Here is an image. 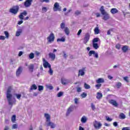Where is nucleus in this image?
Listing matches in <instances>:
<instances>
[{"label":"nucleus","mask_w":130,"mask_h":130,"mask_svg":"<svg viewBox=\"0 0 130 130\" xmlns=\"http://www.w3.org/2000/svg\"><path fill=\"white\" fill-rule=\"evenodd\" d=\"M11 92H12V87L9 86L7 91L6 98L7 99L9 105L12 107L13 104L16 103V100L13 101V100H12V97H13V95L11 94Z\"/></svg>","instance_id":"1"},{"label":"nucleus","mask_w":130,"mask_h":130,"mask_svg":"<svg viewBox=\"0 0 130 130\" xmlns=\"http://www.w3.org/2000/svg\"><path fill=\"white\" fill-rule=\"evenodd\" d=\"M100 11L103 15V20L104 21H107V20H109L110 19V16H109V14L105 11V9H104V6H102L100 9Z\"/></svg>","instance_id":"2"},{"label":"nucleus","mask_w":130,"mask_h":130,"mask_svg":"<svg viewBox=\"0 0 130 130\" xmlns=\"http://www.w3.org/2000/svg\"><path fill=\"white\" fill-rule=\"evenodd\" d=\"M45 117L46 118V124L47 126H50L51 128H55V124L50 121V115L48 114H45Z\"/></svg>","instance_id":"3"},{"label":"nucleus","mask_w":130,"mask_h":130,"mask_svg":"<svg viewBox=\"0 0 130 130\" xmlns=\"http://www.w3.org/2000/svg\"><path fill=\"white\" fill-rule=\"evenodd\" d=\"M19 9L18 6H14L13 8L10 9L9 12L10 13H12V14L16 15L17 14L18 12H19Z\"/></svg>","instance_id":"4"},{"label":"nucleus","mask_w":130,"mask_h":130,"mask_svg":"<svg viewBox=\"0 0 130 130\" xmlns=\"http://www.w3.org/2000/svg\"><path fill=\"white\" fill-rule=\"evenodd\" d=\"M93 126L95 129H100L101 126H102V124L101 122L95 120L93 122Z\"/></svg>","instance_id":"5"},{"label":"nucleus","mask_w":130,"mask_h":130,"mask_svg":"<svg viewBox=\"0 0 130 130\" xmlns=\"http://www.w3.org/2000/svg\"><path fill=\"white\" fill-rule=\"evenodd\" d=\"M54 12H57V11H61V9L59 6V4L56 2L54 5V7L53 8Z\"/></svg>","instance_id":"6"},{"label":"nucleus","mask_w":130,"mask_h":130,"mask_svg":"<svg viewBox=\"0 0 130 130\" xmlns=\"http://www.w3.org/2000/svg\"><path fill=\"white\" fill-rule=\"evenodd\" d=\"M54 34H53V33H51L47 38L48 42H49V43L53 42V41H54Z\"/></svg>","instance_id":"7"},{"label":"nucleus","mask_w":130,"mask_h":130,"mask_svg":"<svg viewBox=\"0 0 130 130\" xmlns=\"http://www.w3.org/2000/svg\"><path fill=\"white\" fill-rule=\"evenodd\" d=\"M90 39V34L87 33L85 34V37L83 39V43L84 44H86L88 42Z\"/></svg>","instance_id":"8"},{"label":"nucleus","mask_w":130,"mask_h":130,"mask_svg":"<svg viewBox=\"0 0 130 130\" xmlns=\"http://www.w3.org/2000/svg\"><path fill=\"white\" fill-rule=\"evenodd\" d=\"M85 71H86V68H82L81 69H80L78 71V77H80V76H81V77L85 76Z\"/></svg>","instance_id":"9"},{"label":"nucleus","mask_w":130,"mask_h":130,"mask_svg":"<svg viewBox=\"0 0 130 130\" xmlns=\"http://www.w3.org/2000/svg\"><path fill=\"white\" fill-rule=\"evenodd\" d=\"M32 2H33V0H26L24 3V7L29 8L32 5Z\"/></svg>","instance_id":"10"},{"label":"nucleus","mask_w":130,"mask_h":130,"mask_svg":"<svg viewBox=\"0 0 130 130\" xmlns=\"http://www.w3.org/2000/svg\"><path fill=\"white\" fill-rule=\"evenodd\" d=\"M22 72H23V68L19 67L16 72V77H19L20 75L22 74Z\"/></svg>","instance_id":"11"},{"label":"nucleus","mask_w":130,"mask_h":130,"mask_svg":"<svg viewBox=\"0 0 130 130\" xmlns=\"http://www.w3.org/2000/svg\"><path fill=\"white\" fill-rule=\"evenodd\" d=\"M27 15H28L27 11H24L22 13H20L19 16V18L20 19V20H24V16H27Z\"/></svg>","instance_id":"12"},{"label":"nucleus","mask_w":130,"mask_h":130,"mask_svg":"<svg viewBox=\"0 0 130 130\" xmlns=\"http://www.w3.org/2000/svg\"><path fill=\"white\" fill-rule=\"evenodd\" d=\"M109 102L110 104H112V105H113V106H115V107H117L118 106V104L116 102V101L114 100H110L109 101Z\"/></svg>","instance_id":"13"},{"label":"nucleus","mask_w":130,"mask_h":130,"mask_svg":"<svg viewBox=\"0 0 130 130\" xmlns=\"http://www.w3.org/2000/svg\"><path fill=\"white\" fill-rule=\"evenodd\" d=\"M73 110H74V107L70 106L67 110L66 116H69V115H70V114H71V112H72Z\"/></svg>","instance_id":"14"},{"label":"nucleus","mask_w":130,"mask_h":130,"mask_svg":"<svg viewBox=\"0 0 130 130\" xmlns=\"http://www.w3.org/2000/svg\"><path fill=\"white\" fill-rule=\"evenodd\" d=\"M44 61H45L43 63L44 67L46 69L47 68H50L51 67V65L48 62L45 61V59H44Z\"/></svg>","instance_id":"15"},{"label":"nucleus","mask_w":130,"mask_h":130,"mask_svg":"<svg viewBox=\"0 0 130 130\" xmlns=\"http://www.w3.org/2000/svg\"><path fill=\"white\" fill-rule=\"evenodd\" d=\"M49 58H51L52 60H54L55 59V54L53 53H50L48 54Z\"/></svg>","instance_id":"16"},{"label":"nucleus","mask_w":130,"mask_h":130,"mask_svg":"<svg viewBox=\"0 0 130 130\" xmlns=\"http://www.w3.org/2000/svg\"><path fill=\"white\" fill-rule=\"evenodd\" d=\"M22 32H23V30L21 29H18L16 32L15 36H16V37H19V36H20V35L22 34Z\"/></svg>","instance_id":"17"},{"label":"nucleus","mask_w":130,"mask_h":130,"mask_svg":"<svg viewBox=\"0 0 130 130\" xmlns=\"http://www.w3.org/2000/svg\"><path fill=\"white\" fill-rule=\"evenodd\" d=\"M28 69H29V72H30V73H33V71L34 70V64H30L28 66Z\"/></svg>","instance_id":"18"},{"label":"nucleus","mask_w":130,"mask_h":130,"mask_svg":"<svg viewBox=\"0 0 130 130\" xmlns=\"http://www.w3.org/2000/svg\"><path fill=\"white\" fill-rule=\"evenodd\" d=\"M102 97H103V94L101 92H97L96 93V99H102Z\"/></svg>","instance_id":"19"},{"label":"nucleus","mask_w":130,"mask_h":130,"mask_svg":"<svg viewBox=\"0 0 130 130\" xmlns=\"http://www.w3.org/2000/svg\"><path fill=\"white\" fill-rule=\"evenodd\" d=\"M61 82L62 85H67V84H68V79L66 78H61Z\"/></svg>","instance_id":"20"},{"label":"nucleus","mask_w":130,"mask_h":130,"mask_svg":"<svg viewBox=\"0 0 130 130\" xmlns=\"http://www.w3.org/2000/svg\"><path fill=\"white\" fill-rule=\"evenodd\" d=\"M81 121L82 123H86L87 122V117L83 116L81 119Z\"/></svg>","instance_id":"21"},{"label":"nucleus","mask_w":130,"mask_h":130,"mask_svg":"<svg viewBox=\"0 0 130 130\" xmlns=\"http://www.w3.org/2000/svg\"><path fill=\"white\" fill-rule=\"evenodd\" d=\"M104 79L103 78H99L98 80H96V83L97 84H100L101 83H104Z\"/></svg>","instance_id":"22"},{"label":"nucleus","mask_w":130,"mask_h":130,"mask_svg":"<svg viewBox=\"0 0 130 130\" xmlns=\"http://www.w3.org/2000/svg\"><path fill=\"white\" fill-rule=\"evenodd\" d=\"M122 50L123 52L125 53L127 50H128V47L127 46H123L122 48Z\"/></svg>","instance_id":"23"},{"label":"nucleus","mask_w":130,"mask_h":130,"mask_svg":"<svg viewBox=\"0 0 130 130\" xmlns=\"http://www.w3.org/2000/svg\"><path fill=\"white\" fill-rule=\"evenodd\" d=\"M64 32L66 34V35H70V29H69L68 27H66L64 29Z\"/></svg>","instance_id":"24"},{"label":"nucleus","mask_w":130,"mask_h":130,"mask_svg":"<svg viewBox=\"0 0 130 130\" xmlns=\"http://www.w3.org/2000/svg\"><path fill=\"white\" fill-rule=\"evenodd\" d=\"M111 13L112 14H116V13H118V10L117 9H116V8H112L111 10Z\"/></svg>","instance_id":"25"},{"label":"nucleus","mask_w":130,"mask_h":130,"mask_svg":"<svg viewBox=\"0 0 130 130\" xmlns=\"http://www.w3.org/2000/svg\"><path fill=\"white\" fill-rule=\"evenodd\" d=\"M99 33H100V30L99 29V27H96L94 28V34H95V35H97V34H99Z\"/></svg>","instance_id":"26"},{"label":"nucleus","mask_w":130,"mask_h":130,"mask_svg":"<svg viewBox=\"0 0 130 130\" xmlns=\"http://www.w3.org/2000/svg\"><path fill=\"white\" fill-rule=\"evenodd\" d=\"M92 47H93V48H94V49H98V48H99V46L98 45V44L96 43H93Z\"/></svg>","instance_id":"27"},{"label":"nucleus","mask_w":130,"mask_h":130,"mask_svg":"<svg viewBox=\"0 0 130 130\" xmlns=\"http://www.w3.org/2000/svg\"><path fill=\"white\" fill-rule=\"evenodd\" d=\"M30 90H37V86L36 84H32L30 87Z\"/></svg>","instance_id":"28"},{"label":"nucleus","mask_w":130,"mask_h":130,"mask_svg":"<svg viewBox=\"0 0 130 130\" xmlns=\"http://www.w3.org/2000/svg\"><path fill=\"white\" fill-rule=\"evenodd\" d=\"M119 117L120 118V119H124V118H125V115H124V114L123 113H121L120 114Z\"/></svg>","instance_id":"29"},{"label":"nucleus","mask_w":130,"mask_h":130,"mask_svg":"<svg viewBox=\"0 0 130 130\" xmlns=\"http://www.w3.org/2000/svg\"><path fill=\"white\" fill-rule=\"evenodd\" d=\"M34 57H35V55L34 54L33 52H31L29 54V59H33V58H34Z\"/></svg>","instance_id":"30"},{"label":"nucleus","mask_w":130,"mask_h":130,"mask_svg":"<svg viewBox=\"0 0 130 130\" xmlns=\"http://www.w3.org/2000/svg\"><path fill=\"white\" fill-rule=\"evenodd\" d=\"M11 121L13 123L16 122V115H13L11 117Z\"/></svg>","instance_id":"31"},{"label":"nucleus","mask_w":130,"mask_h":130,"mask_svg":"<svg viewBox=\"0 0 130 130\" xmlns=\"http://www.w3.org/2000/svg\"><path fill=\"white\" fill-rule=\"evenodd\" d=\"M96 52L94 50H90L89 52V53H88V55L89 56H92V54H93V55H94L95 54V53Z\"/></svg>","instance_id":"32"},{"label":"nucleus","mask_w":130,"mask_h":130,"mask_svg":"<svg viewBox=\"0 0 130 130\" xmlns=\"http://www.w3.org/2000/svg\"><path fill=\"white\" fill-rule=\"evenodd\" d=\"M66 41V39L64 38H62L61 39H57V42H64Z\"/></svg>","instance_id":"33"},{"label":"nucleus","mask_w":130,"mask_h":130,"mask_svg":"<svg viewBox=\"0 0 130 130\" xmlns=\"http://www.w3.org/2000/svg\"><path fill=\"white\" fill-rule=\"evenodd\" d=\"M46 87L47 89H48L49 90H52L53 89V86H52V85L51 84L47 85H46Z\"/></svg>","instance_id":"34"},{"label":"nucleus","mask_w":130,"mask_h":130,"mask_svg":"<svg viewBox=\"0 0 130 130\" xmlns=\"http://www.w3.org/2000/svg\"><path fill=\"white\" fill-rule=\"evenodd\" d=\"M38 88V90L40 92H41V91H43V89H44V87L42 85H39Z\"/></svg>","instance_id":"35"},{"label":"nucleus","mask_w":130,"mask_h":130,"mask_svg":"<svg viewBox=\"0 0 130 130\" xmlns=\"http://www.w3.org/2000/svg\"><path fill=\"white\" fill-rule=\"evenodd\" d=\"M84 88L85 89H90V88H91V86H90V85L85 83H84Z\"/></svg>","instance_id":"36"},{"label":"nucleus","mask_w":130,"mask_h":130,"mask_svg":"<svg viewBox=\"0 0 130 130\" xmlns=\"http://www.w3.org/2000/svg\"><path fill=\"white\" fill-rule=\"evenodd\" d=\"M99 41V38H94L92 40V43H96Z\"/></svg>","instance_id":"37"},{"label":"nucleus","mask_w":130,"mask_h":130,"mask_svg":"<svg viewBox=\"0 0 130 130\" xmlns=\"http://www.w3.org/2000/svg\"><path fill=\"white\" fill-rule=\"evenodd\" d=\"M60 28L62 29V30H63V29L66 28V24L63 22L61 23L60 24Z\"/></svg>","instance_id":"38"},{"label":"nucleus","mask_w":130,"mask_h":130,"mask_svg":"<svg viewBox=\"0 0 130 130\" xmlns=\"http://www.w3.org/2000/svg\"><path fill=\"white\" fill-rule=\"evenodd\" d=\"M49 70L48 71L49 74H50V75L51 76H52V75H53V70H52V69H51V67L49 68Z\"/></svg>","instance_id":"39"},{"label":"nucleus","mask_w":130,"mask_h":130,"mask_svg":"<svg viewBox=\"0 0 130 130\" xmlns=\"http://www.w3.org/2000/svg\"><path fill=\"white\" fill-rule=\"evenodd\" d=\"M77 92L78 93H80V92H82V87H76Z\"/></svg>","instance_id":"40"},{"label":"nucleus","mask_w":130,"mask_h":130,"mask_svg":"<svg viewBox=\"0 0 130 130\" xmlns=\"http://www.w3.org/2000/svg\"><path fill=\"white\" fill-rule=\"evenodd\" d=\"M102 84L101 83H99L96 85H95V88H96L97 90H99L100 89V87H101Z\"/></svg>","instance_id":"41"},{"label":"nucleus","mask_w":130,"mask_h":130,"mask_svg":"<svg viewBox=\"0 0 130 130\" xmlns=\"http://www.w3.org/2000/svg\"><path fill=\"white\" fill-rule=\"evenodd\" d=\"M81 96L82 98H86V97H87V93L83 92L82 94H81Z\"/></svg>","instance_id":"42"},{"label":"nucleus","mask_w":130,"mask_h":130,"mask_svg":"<svg viewBox=\"0 0 130 130\" xmlns=\"http://www.w3.org/2000/svg\"><path fill=\"white\" fill-rule=\"evenodd\" d=\"M4 34L6 36V38L8 39L9 38V36H10V35L9 34V32L7 31H4Z\"/></svg>","instance_id":"43"},{"label":"nucleus","mask_w":130,"mask_h":130,"mask_svg":"<svg viewBox=\"0 0 130 130\" xmlns=\"http://www.w3.org/2000/svg\"><path fill=\"white\" fill-rule=\"evenodd\" d=\"M116 87L118 88V89H119V88H120V87H121V83L120 82H118L117 83V84L116 85Z\"/></svg>","instance_id":"44"},{"label":"nucleus","mask_w":130,"mask_h":130,"mask_svg":"<svg viewBox=\"0 0 130 130\" xmlns=\"http://www.w3.org/2000/svg\"><path fill=\"white\" fill-rule=\"evenodd\" d=\"M12 128L13 129H16V128H18V124H14L13 125H12Z\"/></svg>","instance_id":"45"},{"label":"nucleus","mask_w":130,"mask_h":130,"mask_svg":"<svg viewBox=\"0 0 130 130\" xmlns=\"http://www.w3.org/2000/svg\"><path fill=\"white\" fill-rule=\"evenodd\" d=\"M75 14L76 15V16H79V15H81V11L78 10L75 11Z\"/></svg>","instance_id":"46"},{"label":"nucleus","mask_w":130,"mask_h":130,"mask_svg":"<svg viewBox=\"0 0 130 130\" xmlns=\"http://www.w3.org/2000/svg\"><path fill=\"white\" fill-rule=\"evenodd\" d=\"M62 95H63V92H59V93H58L57 96V97H61V96H62Z\"/></svg>","instance_id":"47"},{"label":"nucleus","mask_w":130,"mask_h":130,"mask_svg":"<svg viewBox=\"0 0 130 130\" xmlns=\"http://www.w3.org/2000/svg\"><path fill=\"white\" fill-rule=\"evenodd\" d=\"M106 120H107V121H112V118H110L109 117H107L106 116Z\"/></svg>","instance_id":"48"},{"label":"nucleus","mask_w":130,"mask_h":130,"mask_svg":"<svg viewBox=\"0 0 130 130\" xmlns=\"http://www.w3.org/2000/svg\"><path fill=\"white\" fill-rule=\"evenodd\" d=\"M21 96H22V95H21V94H16V98H17V99H20Z\"/></svg>","instance_id":"49"},{"label":"nucleus","mask_w":130,"mask_h":130,"mask_svg":"<svg viewBox=\"0 0 130 130\" xmlns=\"http://www.w3.org/2000/svg\"><path fill=\"white\" fill-rule=\"evenodd\" d=\"M120 46H121L120 44H118L116 45V48H117V49L119 50V49H120Z\"/></svg>","instance_id":"50"},{"label":"nucleus","mask_w":130,"mask_h":130,"mask_svg":"<svg viewBox=\"0 0 130 130\" xmlns=\"http://www.w3.org/2000/svg\"><path fill=\"white\" fill-rule=\"evenodd\" d=\"M6 39V37L4 36H0V40H5Z\"/></svg>","instance_id":"51"},{"label":"nucleus","mask_w":130,"mask_h":130,"mask_svg":"<svg viewBox=\"0 0 130 130\" xmlns=\"http://www.w3.org/2000/svg\"><path fill=\"white\" fill-rule=\"evenodd\" d=\"M91 109H92V110H95V105H94L93 104H91Z\"/></svg>","instance_id":"52"},{"label":"nucleus","mask_w":130,"mask_h":130,"mask_svg":"<svg viewBox=\"0 0 130 130\" xmlns=\"http://www.w3.org/2000/svg\"><path fill=\"white\" fill-rule=\"evenodd\" d=\"M113 124L114 125V126H115L116 127V126H118V123H117V122H114L113 123Z\"/></svg>","instance_id":"53"},{"label":"nucleus","mask_w":130,"mask_h":130,"mask_svg":"<svg viewBox=\"0 0 130 130\" xmlns=\"http://www.w3.org/2000/svg\"><path fill=\"white\" fill-rule=\"evenodd\" d=\"M42 10V11H44L45 13H46V12H47V8L46 7H43Z\"/></svg>","instance_id":"54"},{"label":"nucleus","mask_w":130,"mask_h":130,"mask_svg":"<svg viewBox=\"0 0 130 130\" xmlns=\"http://www.w3.org/2000/svg\"><path fill=\"white\" fill-rule=\"evenodd\" d=\"M78 101H79V99L78 98H75L74 99V102L75 104H78Z\"/></svg>","instance_id":"55"},{"label":"nucleus","mask_w":130,"mask_h":130,"mask_svg":"<svg viewBox=\"0 0 130 130\" xmlns=\"http://www.w3.org/2000/svg\"><path fill=\"white\" fill-rule=\"evenodd\" d=\"M10 129V126H5L4 129L3 130H9Z\"/></svg>","instance_id":"56"},{"label":"nucleus","mask_w":130,"mask_h":130,"mask_svg":"<svg viewBox=\"0 0 130 130\" xmlns=\"http://www.w3.org/2000/svg\"><path fill=\"white\" fill-rule=\"evenodd\" d=\"M94 57H95V58H98V57H99L98 56V53L95 52V54L94 55Z\"/></svg>","instance_id":"57"},{"label":"nucleus","mask_w":130,"mask_h":130,"mask_svg":"<svg viewBox=\"0 0 130 130\" xmlns=\"http://www.w3.org/2000/svg\"><path fill=\"white\" fill-rule=\"evenodd\" d=\"M63 57H64V58H67V57H68V55H67V54H66V52L63 51Z\"/></svg>","instance_id":"58"},{"label":"nucleus","mask_w":130,"mask_h":130,"mask_svg":"<svg viewBox=\"0 0 130 130\" xmlns=\"http://www.w3.org/2000/svg\"><path fill=\"white\" fill-rule=\"evenodd\" d=\"M81 33H82V29H80V30L78 31V33H77V35H78V36H80V35H81Z\"/></svg>","instance_id":"59"},{"label":"nucleus","mask_w":130,"mask_h":130,"mask_svg":"<svg viewBox=\"0 0 130 130\" xmlns=\"http://www.w3.org/2000/svg\"><path fill=\"white\" fill-rule=\"evenodd\" d=\"M127 79H128V77H125L123 78V80L126 82H128V80H127Z\"/></svg>","instance_id":"60"},{"label":"nucleus","mask_w":130,"mask_h":130,"mask_svg":"<svg viewBox=\"0 0 130 130\" xmlns=\"http://www.w3.org/2000/svg\"><path fill=\"white\" fill-rule=\"evenodd\" d=\"M21 55H23V52L20 51L18 54V56H21Z\"/></svg>","instance_id":"61"},{"label":"nucleus","mask_w":130,"mask_h":130,"mask_svg":"<svg viewBox=\"0 0 130 130\" xmlns=\"http://www.w3.org/2000/svg\"><path fill=\"white\" fill-rule=\"evenodd\" d=\"M95 15L97 18H99V17H100V16H101V14L99 13H96Z\"/></svg>","instance_id":"62"},{"label":"nucleus","mask_w":130,"mask_h":130,"mask_svg":"<svg viewBox=\"0 0 130 130\" xmlns=\"http://www.w3.org/2000/svg\"><path fill=\"white\" fill-rule=\"evenodd\" d=\"M122 130H129L128 127H123Z\"/></svg>","instance_id":"63"},{"label":"nucleus","mask_w":130,"mask_h":130,"mask_svg":"<svg viewBox=\"0 0 130 130\" xmlns=\"http://www.w3.org/2000/svg\"><path fill=\"white\" fill-rule=\"evenodd\" d=\"M79 130H85L84 128L81 126H79Z\"/></svg>","instance_id":"64"}]
</instances>
